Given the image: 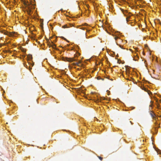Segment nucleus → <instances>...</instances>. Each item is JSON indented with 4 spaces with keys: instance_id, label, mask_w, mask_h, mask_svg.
I'll return each instance as SVG.
<instances>
[{
    "instance_id": "obj_1",
    "label": "nucleus",
    "mask_w": 161,
    "mask_h": 161,
    "mask_svg": "<svg viewBox=\"0 0 161 161\" xmlns=\"http://www.w3.org/2000/svg\"><path fill=\"white\" fill-rule=\"evenodd\" d=\"M24 4L27 8L26 10L28 14L31 15L32 13V10L35 8L34 5L35 4L25 2H24Z\"/></svg>"
},
{
    "instance_id": "obj_2",
    "label": "nucleus",
    "mask_w": 161,
    "mask_h": 161,
    "mask_svg": "<svg viewBox=\"0 0 161 161\" xmlns=\"http://www.w3.org/2000/svg\"><path fill=\"white\" fill-rule=\"evenodd\" d=\"M64 60L69 62H72L76 61V59H75L74 58H68L65 57V58H64Z\"/></svg>"
},
{
    "instance_id": "obj_3",
    "label": "nucleus",
    "mask_w": 161,
    "mask_h": 161,
    "mask_svg": "<svg viewBox=\"0 0 161 161\" xmlns=\"http://www.w3.org/2000/svg\"><path fill=\"white\" fill-rule=\"evenodd\" d=\"M81 64V61H79L78 62L76 63H73V64L75 65H77L78 66H80L81 65L80 64Z\"/></svg>"
},
{
    "instance_id": "obj_4",
    "label": "nucleus",
    "mask_w": 161,
    "mask_h": 161,
    "mask_svg": "<svg viewBox=\"0 0 161 161\" xmlns=\"http://www.w3.org/2000/svg\"><path fill=\"white\" fill-rule=\"evenodd\" d=\"M150 114L151 116L153 118H155V114L154 113L153 111H151L150 113Z\"/></svg>"
},
{
    "instance_id": "obj_5",
    "label": "nucleus",
    "mask_w": 161,
    "mask_h": 161,
    "mask_svg": "<svg viewBox=\"0 0 161 161\" xmlns=\"http://www.w3.org/2000/svg\"><path fill=\"white\" fill-rule=\"evenodd\" d=\"M27 58L29 60H31L32 59V55L30 54H29L27 55Z\"/></svg>"
},
{
    "instance_id": "obj_6",
    "label": "nucleus",
    "mask_w": 161,
    "mask_h": 161,
    "mask_svg": "<svg viewBox=\"0 0 161 161\" xmlns=\"http://www.w3.org/2000/svg\"><path fill=\"white\" fill-rule=\"evenodd\" d=\"M9 36H14V35L16 34V33L15 32H12L11 33H9Z\"/></svg>"
},
{
    "instance_id": "obj_7",
    "label": "nucleus",
    "mask_w": 161,
    "mask_h": 161,
    "mask_svg": "<svg viewBox=\"0 0 161 161\" xmlns=\"http://www.w3.org/2000/svg\"><path fill=\"white\" fill-rule=\"evenodd\" d=\"M130 15L127 16V18H126V20L127 22H128V21H129L128 19L130 18Z\"/></svg>"
},
{
    "instance_id": "obj_8",
    "label": "nucleus",
    "mask_w": 161,
    "mask_h": 161,
    "mask_svg": "<svg viewBox=\"0 0 161 161\" xmlns=\"http://www.w3.org/2000/svg\"><path fill=\"white\" fill-rule=\"evenodd\" d=\"M21 51L24 53H25L26 52V50L24 48H22L21 49Z\"/></svg>"
},
{
    "instance_id": "obj_9",
    "label": "nucleus",
    "mask_w": 161,
    "mask_h": 161,
    "mask_svg": "<svg viewBox=\"0 0 161 161\" xmlns=\"http://www.w3.org/2000/svg\"><path fill=\"white\" fill-rule=\"evenodd\" d=\"M155 125L156 126L157 125V124L158 125V126L157 127H156L155 126H154V128H155V129H156L157 127H159V126H158V123H155Z\"/></svg>"
},
{
    "instance_id": "obj_10",
    "label": "nucleus",
    "mask_w": 161,
    "mask_h": 161,
    "mask_svg": "<svg viewBox=\"0 0 161 161\" xmlns=\"http://www.w3.org/2000/svg\"><path fill=\"white\" fill-rule=\"evenodd\" d=\"M62 28H68V27H67V26L66 25H65L64 26H62Z\"/></svg>"
},
{
    "instance_id": "obj_11",
    "label": "nucleus",
    "mask_w": 161,
    "mask_h": 161,
    "mask_svg": "<svg viewBox=\"0 0 161 161\" xmlns=\"http://www.w3.org/2000/svg\"><path fill=\"white\" fill-rule=\"evenodd\" d=\"M97 157H98V158L101 160H102L103 159V158L101 157H100V156H97Z\"/></svg>"
},
{
    "instance_id": "obj_12",
    "label": "nucleus",
    "mask_w": 161,
    "mask_h": 161,
    "mask_svg": "<svg viewBox=\"0 0 161 161\" xmlns=\"http://www.w3.org/2000/svg\"><path fill=\"white\" fill-rule=\"evenodd\" d=\"M118 39H120L117 36H115L114 37V39L115 40H116Z\"/></svg>"
},
{
    "instance_id": "obj_13",
    "label": "nucleus",
    "mask_w": 161,
    "mask_h": 161,
    "mask_svg": "<svg viewBox=\"0 0 161 161\" xmlns=\"http://www.w3.org/2000/svg\"><path fill=\"white\" fill-rule=\"evenodd\" d=\"M56 47V45L55 44H53V45L52 46V47L53 48H55V47Z\"/></svg>"
},
{
    "instance_id": "obj_14",
    "label": "nucleus",
    "mask_w": 161,
    "mask_h": 161,
    "mask_svg": "<svg viewBox=\"0 0 161 161\" xmlns=\"http://www.w3.org/2000/svg\"><path fill=\"white\" fill-rule=\"evenodd\" d=\"M81 29L83 30H85L86 29V28L82 27L80 28Z\"/></svg>"
},
{
    "instance_id": "obj_15",
    "label": "nucleus",
    "mask_w": 161,
    "mask_h": 161,
    "mask_svg": "<svg viewBox=\"0 0 161 161\" xmlns=\"http://www.w3.org/2000/svg\"><path fill=\"white\" fill-rule=\"evenodd\" d=\"M136 56H137V57H136L137 58H136V59H135V60H136L138 58H139V57H138V55H137V54H136Z\"/></svg>"
},
{
    "instance_id": "obj_16",
    "label": "nucleus",
    "mask_w": 161,
    "mask_h": 161,
    "mask_svg": "<svg viewBox=\"0 0 161 161\" xmlns=\"http://www.w3.org/2000/svg\"><path fill=\"white\" fill-rule=\"evenodd\" d=\"M8 33H8V32H5L4 33V34H5V35H8Z\"/></svg>"
},
{
    "instance_id": "obj_17",
    "label": "nucleus",
    "mask_w": 161,
    "mask_h": 161,
    "mask_svg": "<svg viewBox=\"0 0 161 161\" xmlns=\"http://www.w3.org/2000/svg\"><path fill=\"white\" fill-rule=\"evenodd\" d=\"M61 38H62V39H63L64 40H66V39L65 38H64V37L62 36L61 37Z\"/></svg>"
},
{
    "instance_id": "obj_18",
    "label": "nucleus",
    "mask_w": 161,
    "mask_h": 161,
    "mask_svg": "<svg viewBox=\"0 0 161 161\" xmlns=\"http://www.w3.org/2000/svg\"><path fill=\"white\" fill-rule=\"evenodd\" d=\"M97 101L98 102H99V101H101V100H100H100H99V99H98L97 100Z\"/></svg>"
},
{
    "instance_id": "obj_19",
    "label": "nucleus",
    "mask_w": 161,
    "mask_h": 161,
    "mask_svg": "<svg viewBox=\"0 0 161 161\" xmlns=\"http://www.w3.org/2000/svg\"><path fill=\"white\" fill-rule=\"evenodd\" d=\"M101 98V99H102H102H103V100H105V98H104V97Z\"/></svg>"
},
{
    "instance_id": "obj_20",
    "label": "nucleus",
    "mask_w": 161,
    "mask_h": 161,
    "mask_svg": "<svg viewBox=\"0 0 161 161\" xmlns=\"http://www.w3.org/2000/svg\"><path fill=\"white\" fill-rule=\"evenodd\" d=\"M130 122L132 124V123L131 121H130Z\"/></svg>"
},
{
    "instance_id": "obj_21",
    "label": "nucleus",
    "mask_w": 161,
    "mask_h": 161,
    "mask_svg": "<svg viewBox=\"0 0 161 161\" xmlns=\"http://www.w3.org/2000/svg\"><path fill=\"white\" fill-rule=\"evenodd\" d=\"M85 25H87V24H85Z\"/></svg>"
},
{
    "instance_id": "obj_22",
    "label": "nucleus",
    "mask_w": 161,
    "mask_h": 161,
    "mask_svg": "<svg viewBox=\"0 0 161 161\" xmlns=\"http://www.w3.org/2000/svg\"><path fill=\"white\" fill-rule=\"evenodd\" d=\"M152 105H150V107H152Z\"/></svg>"
}]
</instances>
